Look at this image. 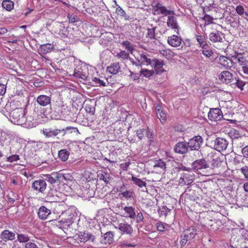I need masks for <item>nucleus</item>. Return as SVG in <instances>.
<instances>
[{"instance_id":"f257e3e1","label":"nucleus","mask_w":248,"mask_h":248,"mask_svg":"<svg viewBox=\"0 0 248 248\" xmlns=\"http://www.w3.org/2000/svg\"><path fill=\"white\" fill-rule=\"evenodd\" d=\"M25 110L22 108H16L10 112V119L12 123L18 125L24 124L26 122L25 116Z\"/></svg>"},{"instance_id":"f03ea898","label":"nucleus","mask_w":248,"mask_h":248,"mask_svg":"<svg viewBox=\"0 0 248 248\" xmlns=\"http://www.w3.org/2000/svg\"><path fill=\"white\" fill-rule=\"evenodd\" d=\"M75 217V213L71 209H67L62 217V219L60 221V223L63 227H69L74 222Z\"/></svg>"},{"instance_id":"7ed1b4c3","label":"nucleus","mask_w":248,"mask_h":248,"mask_svg":"<svg viewBox=\"0 0 248 248\" xmlns=\"http://www.w3.org/2000/svg\"><path fill=\"white\" fill-rule=\"evenodd\" d=\"M152 172L155 173H164L166 171V162L161 159L153 161Z\"/></svg>"},{"instance_id":"20e7f679","label":"nucleus","mask_w":248,"mask_h":248,"mask_svg":"<svg viewBox=\"0 0 248 248\" xmlns=\"http://www.w3.org/2000/svg\"><path fill=\"white\" fill-rule=\"evenodd\" d=\"M208 117L211 122L215 123L222 119L223 114L221 110L219 108H211L208 113Z\"/></svg>"},{"instance_id":"39448f33","label":"nucleus","mask_w":248,"mask_h":248,"mask_svg":"<svg viewBox=\"0 0 248 248\" xmlns=\"http://www.w3.org/2000/svg\"><path fill=\"white\" fill-rule=\"evenodd\" d=\"M207 156L208 161L211 163V167L213 168L220 167L223 163L217 154L211 153Z\"/></svg>"},{"instance_id":"423d86ee","label":"nucleus","mask_w":248,"mask_h":248,"mask_svg":"<svg viewBox=\"0 0 248 248\" xmlns=\"http://www.w3.org/2000/svg\"><path fill=\"white\" fill-rule=\"evenodd\" d=\"M228 144V141L222 138L217 137L214 140V149L219 152L225 150Z\"/></svg>"},{"instance_id":"0eeeda50","label":"nucleus","mask_w":248,"mask_h":248,"mask_svg":"<svg viewBox=\"0 0 248 248\" xmlns=\"http://www.w3.org/2000/svg\"><path fill=\"white\" fill-rule=\"evenodd\" d=\"M202 139L200 136H196L190 139L187 143V146L191 150H197L202 143Z\"/></svg>"},{"instance_id":"6e6552de","label":"nucleus","mask_w":248,"mask_h":248,"mask_svg":"<svg viewBox=\"0 0 248 248\" xmlns=\"http://www.w3.org/2000/svg\"><path fill=\"white\" fill-rule=\"evenodd\" d=\"M116 229H118L123 234L131 235L133 232L132 226L126 221L119 223L117 226H115Z\"/></svg>"},{"instance_id":"1a4fd4ad","label":"nucleus","mask_w":248,"mask_h":248,"mask_svg":"<svg viewBox=\"0 0 248 248\" xmlns=\"http://www.w3.org/2000/svg\"><path fill=\"white\" fill-rule=\"evenodd\" d=\"M153 11L155 12V14H161L165 16L174 15L173 11L167 10L165 6H162L160 3H157L153 6Z\"/></svg>"},{"instance_id":"9d476101","label":"nucleus","mask_w":248,"mask_h":248,"mask_svg":"<svg viewBox=\"0 0 248 248\" xmlns=\"http://www.w3.org/2000/svg\"><path fill=\"white\" fill-rule=\"evenodd\" d=\"M32 187L34 190L43 193L46 189V184L45 180L39 179L34 181L32 184Z\"/></svg>"},{"instance_id":"9b49d317","label":"nucleus","mask_w":248,"mask_h":248,"mask_svg":"<svg viewBox=\"0 0 248 248\" xmlns=\"http://www.w3.org/2000/svg\"><path fill=\"white\" fill-rule=\"evenodd\" d=\"M42 134L47 138L56 137L61 133V129L53 128L52 127L43 128Z\"/></svg>"},{"instance_id":"f8f14e48","label":"nucleus","mask_w":248,"mask_h":248,"mask_svg":"<svg viewBox=\"0 0 248 248\" xmlns=\"http://www.w3.org/2000/svg\"><path fill=\"white\" fill-rule=\"evenodd\" d=\"M174 15H168V16L167 21V25L168 27L170 28L172 30H177V33H178L179 27L177 18Z\"/></svg>"},{"instance_id":"ddd939ff","label":"nucleus","mask_w":248,"mask_h":248,"mask_svg":"<svg viewBox=\"0 0 248 248\" xmlns=\"http://www.w3.org/2000/svg\"><path fill=\"white\" fill-rule=\"evenodd\" d=\"M219 79L226 84H231L233 81V75L229 71H224L222 72L219 76Z\"/></svg>"},{"instance_id":"4468645a","label":"nucleus","mask_w":248,"mask_h":248,"mask_svg":"<svg viewBox=\"0 0 248 248\" xmlns=\"http://www.w3.org/2000/svg\"><path fill=\"white\" fill-rule=\"evenodd\" d=\"M182 40L181 36L177 35H172L168 37L167 42L170 46L176 47L181 45Z\"/></svg>"},{"instance_id":"2eb2a0df","label":"nucleus","mask_w":248,"mask_h":248,"mask_svg":"<svg viewBox=\"0 0 248 248\" xmlns=\"http://www.w3.org/2000/svg\"><path fill=\"white\" fill-rule=\"evenodd\" d=\"M218 63L227 69H231L233 64V62L232 59L224 56H220L218 58Z\"/></svg>"},{"instance_id":"dca6fc26","label":"nucleus","mask_w":248,"mask_h":248,"mask_svg":"<svg viewBox=\"0 0 248 248\" xmlns=\"http://www.w3.org/2000/svg\"><path fill=\"white\" fill-rule=\"evenodd\" d=\"M193 177L189 172H184L181 174L179 183L181 186L188 185L193 182Z\"/></svg>"},{"instance_id":"f3484780","label":"nucleus","mask_w":248,"mask_h":248,"mask_svg":"<svg viewBox=\"0 0 248 248\" xmlns=\"http://www.w3.org/2000/svg\"><path fill=\"white\" fill-rule=\"evenodd\" d=\"M223 33L218 31H215L210 32L209 34V39L213 43L222 42V36Z\"/></svg>"},{"instance_id":"a211bd4d","label":"nucleus","mask_w":248,"mask_h":248,"mask_svg":"<svg viewBox=\"0 0 248 248\" xmlns=\"http://www.w3.org/2000/svg\"><path fill=\"white\" fill-rule=\"evenodd\" d=\"M157 117L159 119L161 123L163 124L167 120V114L162 109V107L157 104L155 107Z\"/></svg>"},{"instance_id":"6ab92c4d","label":"nucleus","mask_w":248,"mask_h":248,"mask_svg":"<svg viewBox=\"0 0 248 248\" xmlns=\"http://www.w3.org/2000/svg\"><path fill=\"white\" fill-rule=\"evenodd\" d=\"M39 218L42 220L46 219L51 214V211L45 206H41L37 212Z\"/></svg>"},{"instance_id":"aec40b11","label":"nucleus","mask_w":248,"mask_h":248,"mask_svg":"<svg viewBox=\"0 0 248 248\" xmlns=\"http://www.w3.org/2000/svg\"><path fill=\"white\" fill-rule=\"evenodd\" d=\"M174 150L177 153L184 154L187 152L188 146L186 142H179L174 146Z\"/></svg>"},{"instance_id":"412c9836","label":"nucleus","mask_w":248,"mask_h":248,"mask_svg":"<svg viewBox=\"0 0 248 248\" xmlns=\"http://www.w3.org/2000/svg\"><path fill=\"white\" fill-rule=\"evenodd\" d=\"M192 166L193 169L195 170L206 169L209 167L204 159H200L194 161Z\"/></svg>"},{"instance_id":"4be33fe9","label":"nucleus","mask_w":248,"mask_h":248,"mask_svg":"<svg viewBox=\"0 0 248 248\" xmlns=\"http://www.w3.org/2000/svg\"><path fill=\"white\" fill-rule=\"evenodd\" d=\"M232 58L236 60L239 65L241 66L248 64V60L243 56L241 53L235 52L234 54L232 56Z\"/></svg>"},{"instance_id":"5701e85b","label":"nucleus","mask_w":248,"mask_h":248,"mask_svg":"<svg viewBox=\"0 0 248 248\" xmlns=\"http://www.w3.org/2000/svg\"><path fill=\"white\" fill-rule=\"evenodd\" d=\"M36 101L39 105L45 107L50 104L51 97L49 96L41 94L37 97Z\"/></svg>"},{"instance_id":"b1692460","label":"nucleus","mask_w":248,"mask_h":248,"mask_svg":"<svg viewBox=\"0 0 248 248\" xmlns=\"http://www.w3.org/2000/svg\"><path fill=\"white\" fill-rule=\"evenodd\" d=\"M6 197L8 202L11 204H14L16 202H19L20 199L19 194L17 192L12 190L8 192Z\"/></svg>"},{"instance_id":"393cba45","label":"nucleus","mask_w":248,"mask_h":248,"mask_svg":"<svg viewBox=\"0 0 248 248\" xmlns=\"http://www.w3.org/2000/svg\"><path fill=\"white\" fill-rule=\"evenodd\" d=\"M114 233L111 231H108L106 232L103 236L102 240V243L105 245H110L114 241Z\"/></svg>"},{"instance_id":"a878e982","label":"nucleus","mask_w":248,"mask_h":248,"mask_svg":"<svg viewBox=\"0 0 248 248\" xmlns=\"http://www.w3.org/2000/svg\"><path fill=\"white\" fill-rule=\"evenodd\" d=\"M67 210L65 203H59L55 206L54 209V212L55 214L59 215L60 217L62 216V217Z\"/></svg>"},{"instance_id":"bb28decb","label":"nucleus","mask_w":248,"mask_h":248,"mask_svg":"<svg viewBox=\"0 0 248 248\" xmlns=\"http://www.w3.org/2000/svg\"><path fill=\"white\" fill-rule=\"evenodd\" d=\"M152 62H154V68L156 73H162L164 71L163 68L164 63L163 61H159L155 58L152 60Z\"/></svg>"},{"instance_id":"cd10ccee","label":"nucleus","mask_w":248,"mask_h":248,"mask_svg":"<svg viewBox=\"0 0 248 248\" xmlns=\"http://www.w3.org/2000/svg\"><path fill=\"white\" fill-rule=\"evenodd\" d=\"M148 57L149 55L145 53H141L138 58V62L143 64L150 65L152 64V61Z\"/></svg>"},{"instance_id":"c85d7f7f","label":"nucleus","mask_w":248,"mask_h":248,"mask_svg":"<svg viewBox=\"0 0 248 248\" xmlns=\"http://www.w3.org/2000/svg\"><path fill=\"white\" fill-rule=\"evenodd\" d=\"M73 76L78 78H81L83 80L86 79L87 78V74L85 71H84L81 68L76 69L74 70Z\"/></svg>"},{"instance_id":"c756f323","label":"nucleus","mask_w":248,"mask_h":248,"mask_svg":"<svg viewBox=\"0 0 248 248\" xmlns=\"http://www.w3.org/2000/svg\"><path fill=\"white\" fill-rule=\"evenodd\" d=\"M123 209L125 213L126 214V217H127L131 219L135 218L136 213L135 212V208L134 207L132 206H124L123 207Z\"/></svg>"},{"instance_id":"7c9ffc66","label":"nucleus","mask_w":248,"mask_h":248,"mask_svg":"<svg viewBox=\"0 0 248 248\" xmlns=\"http://www.w3.org/2000/svg\"><path fill=\"white\" fill-rule=\"evenodd\" d=\"M53 48V46L50 44H43L40 46L39 52L41 54H46Z\"/></svg>"},{"instance_id":"2f4dec72","label":"nucleus","mask_w":248,"mask_h":248,"mask_svg":"<svg viewBox=\"0 0 248 248\" xmlns=\"http://www.w3.org/2000/svg\"><path fill=\"white\" fill-rule=\"evenodd\" d=\"M201 48L202 53L205 57L210 58L213 55V51L208 44L201 46Z\"/></svg>"},{"instance_id":"473e14b6","label":"nucleus","mask_w":248,"mask_h":248,"mask_svg":"<svg viewBox=\"0 0 248 248\" xmlns=\"http://www.w3.org/2000/svg\"><path fill=\"white\" fill-rule=\"evenodd\" d=\"M120 70V66L119 63H113L107 67V71L112 74H116Z\"/></svg>"},{"instance_id":"72a5a7b5","label":"nucleus","mask_w":248,"mask_h":248,"mask_svg":"<svg viewBox=\"0 0 248 248\" xmlns=\"http://www.w3.org/2000/svg\"><path fill=\"white\" fill-rule=\"evenodd\" d=\"M196 229L193 227H190L185 230L184 232L187 237L191 240L193 239L197 234Z\"/></svg>"},{"instance_id":"f704fd0d","label":"nucleus","mask_w":248,"mask_h":248,"mask_svg":"<svg viewBox=\"0 0 248 248\" xmlns=\"http://www.w3.org/2000/svg\"><path fill=\"white\" fill-rule=\"evenodd\" d=\"M61 133H62V136H64L67 134H71L72 133L80 134L78 128L73 126H67L61 129Z\"/></svg>"},{"instance_id":"c9c22d12","label":"nucleus","mask_w":248,"mask_h":248,"mask_svg":"<svg viewBox=\"0 0 248 248\" xmlns=\"http://www.w3.org/2000/svg\"><path fill=\"white\" fill-rule=\"evenodd\" d=\"M65 109L66 107L63 104L56 105L54 108V111L60 116L65 114Z\"/></svg>"},{"instance_id":"e433bc0d","label":"nucleus","mask_w":248,"mask_h":248,"mask_svg":"<svg viewBox=\"0 0 248 248\" xmlns=\"http://www.w3.org/2000/svg\"><path fill=\"white\" fill-rule=\"evenodd\" d=\"M14 3L11 0H4L2 2V7L8 11H10L13 9Z\"/></svg>"},{"instance_id":"4c0bfd02","label":"nucleus","mask_w":248,"mask_h":248,"mask_svg":"<svg viewBox=\"0 0 248 248\" xmlns=\"http://www.w3.org/2000/svg\"><path fill=\"white\" fill-rule=\"evenodd\" d=\"M46 180L50 184L55 183L57 180H58L59 176V174L56 173H52L50 174H47L46 175Z\"/></svg>"},{"instance_id":"58836bf2","label":"nucleus","mask_w":248,"mask_h":248,"mask_svg":"<svg viewBox=\"0 0 248 248\" xmlns=\"http://www.w3.org/2000/svg\"><path fill=\"white\" fill-rule=\"evenodd\" d=\"M145 133H146L147 136L148 137L150 134L149 129L146 130L145 129H140L136 131V135L139 140H142L143 139Z\"/></svg>"},{"instance_id":"ea45409f","label":"nucleus","mask_w":248,"mask_h":248,"mask_svg":"<svg viewBox=\"0 0 248 248\" xmlns=\"http://www.w3.org/2000/svg\"><path fill=\"white\" fill-rule=\"evenodd\" d=\"M131 180L133 182L134 184L140 187H145L146 186V183L145 182L142 181L141 179L134 176H132Z\"/></svg>"},{"instance_id":"a19ab883","label":"nucleus","mask_w":248,"mask_h":248,"mask_svg":"<svg viewBox=\"0 0 248 248\" xmlns=\"http://www.w3.org/2000/svg\"><path fill=\"white\" fill-rule=\"evenodd\" d=\"M1 235L5 239L10 240L14 239L15 237V234L14 233L6 230L2 232Z\"/></svg>"},{"instance_id":"79ce46f5","label":"nucleus","mask_w":248,"mask_h":248,"mask_svg":"<svg viewBox=\"0 0 248 248\" xmlns=\"http://www.w3.org/2000/svg\"><path fill=\"white\" fill-rule=\"evenodd\" d=\"M116 57L120 59L121 61L127 60L129 58V54L125 50H122L120 52L117 53Z\"/></svg>"},{"instance_id":"37998d69","label":"nucleus","mask_w":248,"mask_h":248,"mask_svg":"<svg viewBox=\"0 0 248 248\" xmlns=\"http://www.w3.org/2000/svg\"><path fill=\"white\" fill-rule=\"evenodd\" d=\"M69 155V152L65 149L61 150L58 154L59 158L63 161L67 160Z\"/></svg>"},{"instance_id":"c03bdc74","label":"nucleus","mask_w":248,"mask_h":248,"mask_svg":"<svg viewBox=\"0 0 248 248\" xmlns=\"http://www.w3.org/2000/svg\"><path fill=\"white\" fill-rule=\"evenodd\" d=\"M160 53L168 60H171L173 58L172 52L170 49L160 50Z\"/></svg>"},{"instance_id":"a18cd8bd","label":"nucleus","mask_w":248,"mask_h":248,"mask_svg":"<svg viewBox=\"0 0 248 248\" xmlns=\"http://www.w3.org/2000/svg\"><path fill=\"white\" fill-rule=\"evenodd\" d=\"M167 224L165 223L158 221L156 224V227L158 231L165 232L167 230Z\"/></svg>"},{"instance_id":"49530a36","label":"nucleus","mask_w":248,"mask_h":248,"mask_svg":"<svg viewBox=\"0 0 248 248\" xmlns=\"http://www.w3.org/2000/svg\"><path fill=\"white\" fill-rule=\"evenodd\" d=\"M196 39L201 47L207 44L206 38L203 35H197L196 36Z\"/></svg>"},{"instance_id":"de8ad7c7","label":"nucleus","mask_w":248,"mask_h":248,"mask_svg":"<svg viewBox=\"0 0 248 248\" xmlns=\"http://www.w3.org/2000/svg\"><path fill=\"white\" fill-rule=\"evenodd\" d=\"M122 45L124 46L125 48L131 53H133L134 48L133 45L130 42L128 41H123Z\"/></svg>"},{"instance_id":"09e8293b","label":"nucleus","mask_w":248,"mask_h":248,"mask_svg":"<svg viewBox=\"0 0 248 248\" xmlns=\"http://www.w3.org/2000/svg\"><path fill=\"white\" fill-rule=\"evenodd\" d=\"M170 209L166 206H163L159 208L158 211L160 216H166L168 213L170 212Z\"/></svg>"},{"instance_id":"8fccbe9b","label":"nucleus","mask_w":248,"mask_h":248,"mask_svg":"<svg viewBox=\"0 0 248 248\" xmlns=\"http://www.w3.org/2000/svg\"><path fill=\"white\" fill-rule=\"evenodd\" d=\"M116 13L121 17H124L125 19H128V18L126 17V14L125 12L120 6H118L116 8Z\"/></svg>"},{"instance_id":"3c124183","label":"nucleus","mask_w":248,"mask_h":248,"mask_svg":"<svg viewBox=\"0 0 248 248\" xmlns=\"http://www.w3.org/2000/svg\"><path fill=\"white\" fill-rule=\"evenodd\" d=\"M229 135L232 139H237L239 137V133L238 130L232 128L229 132Z\"/></svg>"},{"instance_id":"603ef678","label":"nucleus","mask_w":248,"mask_h":248,"mask_svg":"<svg viewBox=\"0 0 248 248\" xmlns=\"http://www.w3.org/2000/svg\"><path fill=\"white\" fill-rule=\"evenodd\" d=\"M153 74L154 71L153 70H149L147 69H142L140 71V75L146 78L151 77Z\"/></svg>"},{"instance_id":"864d4df0","label":"nucleus","mask_w":248,"mask_h":248,"mask_svg":"<svg viewBox=\"0 0 248 248\" xmlns=\"http://www.w3.org/2000/svg\"><path fill=\"white\" fill-rule=\"evenodd\" d=\"M155 28L148 29L146 36L149 39H153L155 38Z\"/></svg>"},{"instance_id":"5fc2aeb1","label":"nucleus","mask_w":248,"mask_h":248,"mask_svg":"<svg viewBox=\"0 0 248 248\" xmlns=\"http://www.w3.org/2000/svg\"><path fill=\"white\" fill-rule=\"evenodd\" d=\"M18 240L20 242L25 243L29 240V236L25 234L20 233L18 234Z\"/></svg>"},{"instance_id":"6e6d98bb","label":"nucleus","mask_w":248,"mask_h":248,"mask_svg":"<svg viewBox=\"0 0 248 248\" xmlns=\"http://www.w3.org/2000/svg\"><path fill=\"white\" fill-rule=\"evenodd\" d=\"M133 191L131 190H126L121 193L122 196L126 199H129L133 197Z\"/></svg>"},{"instance_id":"4d7b16f0","label":"nucleus","mask_w":248,"mask_h":248,"mask_svg":"<svg viewBox=\"0 0 248 248\" xmlns=\"http://www.w3.org/2000/svg\"><path fill=\"white\" fill-rule=\"evenodd\" d=\"M67 18L70 23H74L78 21L77 16L73 14H68Z\"/></svg>"},{"instance_id":"13d9d810","label":"nucleus","mask_w":248,"mask_h":248,"mask_svg":"<svg viewBox=\"0 0 248 248\" xmlns=\"http://www.w3.org/2000/svg\"><path fill=\"white\" fill-rule=\"evenodd\" d=\"M93 81L99 86H106V83L97 78H93Z\"/></svg>"},{"instance_id":"bf43d9fd","label":"nucleus","mask_w":248,"mask_h":248,"mask_svg":"<svg viewBox=\"0 0 248 248\" xmlns=\"http://www.w3.org/2000/svg\"><path fill=\"white\" fill-rule=\"evenodd\" d=\"M190 240L188 237H187L185 235V233L183 232V234L181 236V240L180 241V244L182 246H184L188 241Z\"/></svg>"},{"instance_id":"052dcab7","label":"nucleus","mask_w":248,"mask_h":248,"mask_svg":"<svg viewBox=\"0 0 248 248\" xmlns=\"http://www.w3.org/2000/svg\"><path fill=\"white\" fill-rule=\"evenodd\" d=\"M202 19L207 25L213 23V18L208 15H205Z\"/></svg>"},{"instance_id":"680f3d73","label":"nucleus","mask_w":248,"mask_h":248,"mask_svg":"<svg viewBox=\"0 0 248 248\" xmlns=\"http://www.w3.org/2000/svg\"><path fill=\"white\" fill-rule=\"evenodd\" d=\"M131 163L130 161L125 162L123 163H121L120 165V168L121 170L124 171H127L128 170V168L129 167Z\"/></svg>"},{"instance_id":"e2e57ef3","label":"nucleus","mask_w":248,"mask_h":248,"mask_svg":"<svg viewBox=\"0 0 248 248\" xmlns=\"http://www.w3.org/2000/svg\"><path fill=\"white\" fill-rule=\"evenodd\" d=\"M235 11L240 16H242L245 13L244 8L241 5L236 6Z\"/></svg>"},{"instance_id":"0e129e2a","label":"nucleus","mask_w":248,"mask_h":248,"mask_svg":"<svg viewBox=\"0 0 248 248\" xmlns=\"http://www.w3.org/2000/svg\"><path fill=\"white\" fill-rule=\"evenodd\" d=\"M136 244H132L127 241H123L121 243V246L122 247H136Z\"/></svg>"},{"instance_id":"69168bd1","label":"nucleus","mask_w":248,"mask_h":248,"mask_svg":"<svg viewBox=\"0 0 248 248\" xmlns=\"http://www.w3.org/2000/svg\"><path fill=\"white\" fill-rule=\"evenodd\" d=\"M136 221L137 223H140L143 221V216L141 212H139L137 215H136Z\"/></svg>"},{"instance_id":"338daca9","label":"nucleus","mask_w":248,"mask_h":248,"mask_svg":"<svg viewBox=\"0 0 248 248\" xmlns=\"http://www.w3.org/2000/svg\"><path fill=\"white\" fill-rule=\"evenodd\" d=\"M98 177L100 180L104 181L106 184L109 183L108 177H106L105 175L103 174H99L98 175Z\"/></svg>"},{"instance_id":"774afa93","label":"nucleus","mask_w":248,"mask_h":248,"mask_svg":"<svg viewBox=\"0 0 248 248\" xmlns=\"http://www.w3.org/2000/svg\"><path fill=\"white\" fill-rule=\"evenodd\" d=\"M241 171L244 174L245 177L248 179V166H245L241 168Z\"/></svg>"}]
</instances>
